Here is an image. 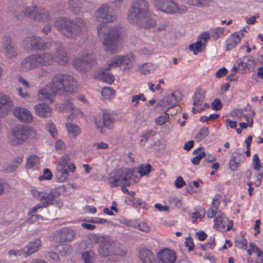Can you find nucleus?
<instances>
[{
    "label": "nucleus",
    "instance_id": "obj_64",
    "mask_svg": "<svg viewBox=\"0 0 263 263\" xmlns=\"http://www.w3.org/2000/svg\"><path fill=\"white\" fill-rule=\"evenodd\" d=\"M242 117L244 119L249 123V127H252L253 124V116L252 115L243 114Z\"/></svg>",
    "mask_w": 263,
    "mask_h": 263
},
{
    "label": "nucleus",
    "instance_id": "obj_59",
    "mask_svg": "<svg viewBox=\"0 0 263 263\" xmlns=\"http://www.w3.org/2000/svg\"><path fill=\"white\" fill-rule=\"evenodd\" d=\"M9 255H14L15 256H25V251L24 249L21 250H10L9 251Z\"/></svg>",
    "mask_w": 263,
    "mask_h": 263
},
{
    "label": "nucleus",
    "instance_id": "obj_33",
    "mask_svg": "<svg viewBox=\"0 0 263 263\" xmlns=\"http://www.w3.org/2000/svg\"><path fill=\"white\" fill-rule=\"evenodd\" d=\"M121 55H118L112 57L110 61L107 63L104 66V69L108 70L117 67L121 68Z\"/></svg>",
    "mask_w": 263,
    "mask_h": 263
},
{
    "label": "nucleus",
    "instance_id": "obj_23",
    "mask_svg": "<svg viewBox=\"0 0 263 263\" xmlns=\"http://www.w3.org/2000/svg\"><path fill=\"white\" fill-rule=\"evenodd\" d=\"M245 37L242 31H238L231 35L226 41V50H231L235 48Z\"/></svg>",
    "mask_w": 263,
    "mask_h": 263
},
{
    "label": "nucleus",
    "instance_id": "obj_18",
    "mask_svg": "<svg viewBox=\"0 0 263 263\" xmlns=\"http://www.w3.org/2000/svg\"><path fill=\"white\" fill-rule=\"evenodd\" d=\"M209 39L210 34L208 32L202 33L198 37L197 42L190 45V50L193 51L194 54H197L205 47V45Z\"/></svg>",
    "mask_w": 263,
    "mask_h": 263
},
{
    "label": "nucleus",
    "instance_id": "obj_6",
    "mask_svg": "<svg viewBox=\"0 0 263 263\" xmlns=\"http://www.w3.org/2000/svg\"><path fill=\"white\" fill-rule=\"evenodd\" d=\"M219 204V201L217 198H214L212 201V206L208 211L207 216L209 218L215 217L214 220V229L230 230L233 225V221L229 220L223 213L218 210Z\"/></svg>",
    "mask_w": 263,
    "mask_h": 263
},
{
    "label": "nucleus",
    "instance_id": "obj_55",
    "mask_svg": "<svg viewBox=\"0 0 263 263\" xmlns=\"http://www.w3.org/2000/svg\"><path fill=\"white\" fill-rule=\"evenodd\" d=\"M219 117V115L216 114H211L209 116H202L200 117V121L204 122L210 120H215Z\"/></svg>",
    "mask_w": 263,
    "mask_h": 263
},
{
    "label": "nucleus",
    "instance_id": "obj_46",
    "mask_svg": "<svg viewBox=\"0 0 263 263\" xmlns=\"http://www.w3.org/2000/svg\"><path fill=\"white\" fill-rule=\"evenodd\" d=\"M114 119L109 114H104L103 116V124L105 127L111 128Z\"/></svg>",
    "mask_w": 263,
    "mask_h": 263
},
{
    "label": "nucleus",
    "instance_id": "obj_14",
    "mask_svg": "<svg viewBox=\"0 0 263 263\" xmlns=\"http://www.w3.org/2000/svg\"><path fill=\"white\" fill-rule=\"evenodd\" d=\"M96 56L92 53H86L82 57L77 58L73 61V65L79 71H84L88 65L96 61Z\"/></svg>",
    "mask_w": 263,
    "mask_h": 263
},
{
    "label": "nucleus",
    "instance_id": "obj_11",
    "mask_svg": "<svg viewBox=\"0 0 263 263\" xmlns=\"http://www.w3.org/2000/svg\"><path fill=\"white\" fill-rule=\"evenodd\" d=\"M24 15L37 20L48 21L51 20V14L42 7H36L34 5L26 7L23 10Z\"/></svg>",
    "mask_w": 263,
    "mask_h": 263
},
{
    "label": "nucleus",
    "instance_id": "obj_58",
    "mask_svg": "<svg viewBox=\"0 0 263 263\" xmlns=\"http://www.w3.org/2000/svg\"><path fill=\"white\" fill-rule=\"evenodd\" d=\"M22 161L23 158L22 157L15 158L12 162L13 163V167L10 170H9V171H14Z\"/></svg>",
    "mask_w": 263,
    "mask_h": 263
},
{
    "label": "nucleus",
    "instance_id": "obj_49",
    "mask_svg": "<svg viewBox=\"0 0 263 263\" xmlns=\"http://www.w3.org/2000/svg\"><path fill=\"white\" fill-rule=\"evenodd\" d=\"M52 174L50 170L48 168L44 169L43 171V175L40 176L39 178V180L42 181L43 180H49L52 178Z\"/></svg>",
    "mask_w": 263,
    "mask_h": 263
},
{
    "label": "nucleus",
    "instance_id": "obj_42",
    "mask_svg": "<svg viewBox=\"0 0 263 263\" xmlns=\"http://www.w3.org/2000/svg\"><path fill=\"white\" fill-rule=\"evenodd\" d=\"M18 215L17 213L14 211H11L10 214L7 215L5 217L4 219L2 221V224L4 225H9L12 221H14Z\"/></svg>",
    "mask_w": 263,
    "mask_h": 263
},
{
    "label": "nucleus",
    "instance_id": "obj_29",
    "mask_svg": "<svg viewBox=\"0 0 263 263\" xmlns=\"http://www.w3.org/2000/svg\"><path fill=\"white\" fill-rule=\"evenodd\" d=\"M121 222L127 226L131 227L132 228L137 229L138 230H146L148 229V225L144 222H139L137 220H128L123 219L121 220Z\"/></svg>",
    "mask_w": 263,
    "mask_h": 263
},
{
    "label": "nucleus",
    "instance_id": "obj_32",
    "mask_svg": "<svg viewBox=\"0 0 263 263\" xmlns=\"http://www.w3.org/2000/svg\"><path fill=\"white\" fill-rule=\"evenodd\" d=\"M41 241L39 239H36L32 241H30L26 247L27 250L25 251V256H29L37 252L41 247Z\"/></svg>",
    "mask_w": 263,
    "mask_h": 263
},
{
    "label": "nucleus",
    "instance_id": "obj_12",
    "mask_svg": "<svg viewBox=\"0 0 263 263\" xmlns=\"http://www.w3.org/2000/svg\"><path fill=\"white\" fill-rule=\"evenodd\" d=\"M23 45L26 49L46 50L49 49L52 46V43L48 42L44 43L40 37L32 35L25 38Z\"/></svg>",
    "mask_w": 263,
    "mask_h": 263
},
{
    "label": "nucleus",
    "instance_id": "obj_51",
    "mask_svg": "<svg viewBox=\"0 0 263 263\" xmlns=\"http://www.w3.org/2000/svg\"><path fill=\"white\" fill-rule=\"evenodd\" d=\"M169 117V115L166 113L163 115L156 118L155 119V122L158 125H162L168 121Z\"/></svg>",
    "mask_w": 263,
    "mask_h": 263
},
{
    "label": "nucleus",
    "instance_id": "obj_4",
    "mask_svg": "<svg viewBox=\"0 0 263 263\" xmlns=\"http://www.w3.org/2000/svg\"><path fill=\"white\" fill-rule=\"evenodd\" d=\"M98 253L101 257L112 255L123 256L126 254L127 251L123 245L118 241L110 236H105L98 249Z\"/></svg>",
    "mask_w": 263,
    "mask_h": 263
},
{
    "label": "nucleus",
    "instance_id": "obj_13",
    "mask_svg": "<svg viewBox=\"0 0 263 263\" xmlns=\"http://www.w3.org/2000/svg\"><path fill=\"white\" fill-rule=\"evenodd\" d=\"M181 100V94L179 91H175L165 96L159 101L157 106L162 107L163 111H166L169 108L175 106Z\"/></svg>",
    "mask_w": 263,
    "mask_h": 263
},
{
    "label": "nucleus",
    "instance_id": "obj_34",
    "mask_svg": "<svg viewBox=\"0 0 263 263\" xmlns=\"http://www.w3.org/2000/svg\"><path fill=\"white\" fill-rule=\"evenodd\" d=\"M186 4L197 7H207L212 4V0H183Z\"/></svg>",
    "mask_w": 263,
    "mask_h": 263
},
{
    "label": "nucleus",
    "instance_id": "obj_22",
    "mask_svg": "<svg viewBox=\"0 0 263 263\" xmlns=\"http://www.w3.org/2000/svg\"><path fill=\"white\" fill-rule=\"evenodd\" d=\"M40 167V158L36 155H31L27 159L26 168L28 173L37 174Z\"/></svg>",
    "mask_w": 263,
    "mask_h": 263
},
{
    "label": "nucleus",
    "instance_id": "obj_21",
    "mask_svg": "<svg viewBox=\"0 0 263 263\" xmlns=\"http://www.w3.org/2000/svg\"><path fill=\"white\" fill-rule=\"evenodd\" d=\"M2 47L5 55L8 58H12L17 55V50L15 45L12 42L10 37L5 36L3 39Z\"/></svg>",
    "mask_w": 263,
    "mask_h": 263
},
{
    "label": "nucleus",
    "instance_id": "obj_24",
    "mask_svg": "<svg viewBox=\"0 0 263 263\" xmlns=\"http://www.w3.org/2000/svg\"><path fill=\"white\" fill-rule=\"evenodd\" d=\"M55 109L60 111H67L71 112L73 117L82 115L83 112L79 109H74V105L70 101H66L65 103H60L56 105Z\"/></svg>",
    "mask_w": 263,
    "mask_h": 263
},
{
    "label": "nucleus",
    "instance_id": "obj_54",
    "mask_svg": "<svg viewBox=\"0 0 263 263\" xmlns=\"http://www.w3.org/2000/svg\"><path fill=\"white\" fill-rule=\"evenodd\" d=\"M239 162L237 161L235 157H232L229 161V168L233 171L237 170L239 167Z\"/></svg>",
    "mask_w": 263,
    "mask_h": 263
},
{
    "label": "nucleus",
    "instance_id": "obj_61",
    "mask_svg": "<svg viewBox=\"0 0 263 263\" xmlns=\"http://www.w3.org/2000/svg\"><path fill=\"white\" fill-rule=\"evenodd\" d=\"M93 146L97 149H105L108 147V145L104 142H101L95 143Z\"/></svg>",
    "mask_w": 263,
    "mask_h": 263
},
{
    "label": "nucleus",
    "instance_id": "obj_47",
    "mask_svg": "<svg viewBox=\"0 0 263 263\" xmlns=\"http://www.w3.org/2000/svg\"><path fill=\"white\" fill-rule=\"evenodd\" d=\"M224 28L217 27L211 30V35L215 39H217L224 32Z\"/></svg>",
    "mask_w": 263,
    "mask_h": 263
},
{
    "label": "nucleus",
    "instance_id": "obj_50",
    "mask_svg": "<svg viewBox=\"0 0 263 263\" xmlns=\"http://www.w3.org/2000/svg\"><path fill=\"white\" fill-rule=\"evenodd\" d=\"M209 134V129L207 127L202 128L199 133L196 135V139L200 141L206 137Z\"/></svg>",
    "mask_w": 263,
    "mask_h": 263
},
{
    "label": "nucleus",
    "instance_id": "obj_41",
    "mask_svg": "<svg viewBox=\"0 0 263 263\" xmlns=\"http://www.w3.org/2000/svg\"><path fill=\"white\" fill-rule=\"evenodd\" d=\"M156 134L155 130L149 129L144 132L140 136V144L144 145L148 140L149 138Z\"/></svg>",
    "mask_w": 263,
    "mask_h": 263
},
{
    "label": "nucleus",
    "instance_id": "obj_3",
    "mask_svg": "<svg viewBox=\"0 0 263 263\" xmlns=\"http://www.w3.org/2000/svg\"><path fill=\"white\" fill-rule=\"evenodd\" d=\"M127 18L130 24L145 28L153 27L156 24L155 16L149 12L148 3L145 0H134L131 3Z\"/></svg>",
    "mask_w": 263,
    "mask_h": 263
},
{
    "label": "nucleus",
    "instance_id": "obj_39",
    "mask_svg": "<svg viewBox=\"0 0 263 263\" xmlns=\"http://www.w3.org/2000/svg\"><path fill=\"white\" fill-rule=\"evenodd\" d=\"M205 211L202 208H196L194 212L191 213L190 219L193 222H195L198 219H201L204 216Z\"/></svg>",
    "mask_w": 263,
    "mask_h": 263
},
{
    "label": "nucleus",
    "instance_id": "obj_5",
    "mask_svg": "<svg viewBox=\"0 0 263 263\" xmlns=\"http://www.w3.org/2000/svg\"><path fill=\"white\" fill-rule=\"evenodd\" d=\"M37 67L52 65L54 62L65 64L68 60L67 53L62 47L56 48L54 54L49 52H42L34 54Z\"/></svg>",
    "mask_w": 263,
    "mask_h": 263
},
{
    "label": "nucleus",
    "instance_id": "obj_63",
    "mask_svg": "<svg viewBox=\"0 0 263 263\" xmlns=\"http://www.w3.org/2000/svg\"><path fill=\"white\" fill-rule=\"evenodd\" d=\"M258 171V174L255 176L256 179L255 184L257 186H259L261 184V181L262 180L263 175V168L261 170Z\"/></svg>",
    "mask_w": 263,
    "mask_h": 263
},
{
    "label": "nucleus",
    "instance_id": "obj_9",
    "mask_svg": "<svg viewBox=\"0 0 263 263\" xmlns=\"http://www.w3.org/2000/svg\"><path fill=\"white\" fill-rule=\"evenodd\" d=\"M135 171L134 168H122L118 171L115 178L114 180L109 178V182L112 186L120 184L130 185L131 180L135 182L140 180V177L135 174Z\"/></svg>",
    "mask_w": 263,
    "mask_h": 263
},
{
    "label": "nucleus",
    "instance_id": "obj_40",
    "mask_svg": "<svg viewBox=\"0 0 263 263\" xmlns=\"http://www.w3.org/2000/svg\"><path fill=\"white\" fill-rule=\"evenodd\" d=\"M54 247L61 256L69 255L72 251V247L68 244L60 245Z\"/></svg>",
    "mask_w": 263,
    "mask_h": 263
},
{
    "label": "nucleus",
    "instance_id": "obj_28",
    "mask_svg": "<svg viewBox=\"0 0 263 263\" xmlns=\"http://www.w3.org/2000/svg\"><path fill=\"white\" fill-rule=\"evenodd\" d=\"M139 257L142 263H156L155 256L149 249H141L139 253Z\"/></svg>",
    "mask_w": 263,
    "mask_h": 263
},
{
    "label": "nucleus",
    "instance_id": "obj_31",
    "mask_svg": "<svg viewBox=\"0 0 263 263\" xmlns=\"http://www.w3.org/2000/svg\"><path fill=\"white\" fill-rule=\"evenodd\" d=\"M135 60V55L132 53L124 55H121V69L125 70L131 68Z\"/></svg>",
    "mask_w": 263,
    "mask_h": 263
},
{
    "label": "nucleus",
    "instance_id": "obj_25",
    "mask_svg": "<svg viewBox=\"0 0 263 263\" xmlns=\"http://www.w3.org/2000/svg\"><path fill=\"white\" fill-rule=\"evenodd\" d=\"M74 231H54L52 239L55 242H65L71 240L75 236Z\"/></svg>",
    "mask_w": 263,
    "mask_h": 263
},
{
    "label": "nucleus",
    "instance_id": "obj_8",
    "mask_svg": "<svg viewBox=\"0 0 263 263\" xmlns=\"http://www.w3.org/2000/svg\"><path fill=\"white\" fill-rule=\"evenodd\" d=\"M36 131L28 126L17 125L11 130V135L8 137L9 143L13 146L23 144L28 139L34 137Z\"/></svg>",
    "mask_w": 263,
    "mask_h": 263
},
{
    "label": "nucleus",
    "instance_id": "obj_38",
    "mask_svg": "<svg viewBox=\"0 0 263 263\" xmlns=\"http://www.w3.org/2000/svg\"><path fill=\"white\" fill-rule=\"evenodd\" d=\"M156 68V66L152 63H147L141 65L139 70L140 73L144 74H149L154 71Z\"/></svg>",
    "mask_w": 263,
    "mask_h": 263
},
{
    "label": "nucleus",
    "instance_id": "obj_26",
    "mask_svg": "<svg viewBox=\"0 0 263 263\" xmlns=\"http://www.w3.org/2000/svg\"><path fill=\"white\" fill-rule=\"evenodd\" d=\"M34 109L35 114L40 117L48 118L52 115V108L45 103H39L34 106Z\"/></svg>",
    "mask_w": 263,
    "mask_h": 263
},
{
    "label": "nucleus",
    "instance_id": "obj_57",
    "mask_svg": "<svg viewBox=\"0 0 263 263\" xmlns=\"http://www.w3.org/2000/svg\"><path fill=\"white\" fill-rule=\"evenodd\" d=\"M82 258L84 263H93L92 256L88 252H86L82 254Z\"/></svg>",
    "mask_w": 263,
    "mask_h": 263
},
{
    "label": "nucleus",
    "instance_id": "obj_10",
    "mask_svg": "<svg viewBox=\"0 0 263 263\" xmlns=\"http://www.w3.org/2000/svg\"><path fill=\"white\" fill-rule=\"evenodd\" d=\"M154 5L158 10L167 13H183L187 11L186 7L179 8L172 0H155Z\"/></svg>",
    "mask_w": 263,
    "mask_h": 263
},
{
    "label": "nucleus",
    "instance_id": "obj_45",
    "mask_svg": "<svg viewBox=\"0 0 263 263\" xmlns=\"http://www.w3.org/2000/svg\"><path fill=\"white\" fill-rule=\"evenodd\" d=\"M252 161L253 168L255 170L260 171L263 169V167H262L260 163V160L257 154H255L253 155Z\"/></svg>",
    "mask_w": 263,
    "mask_h": 263
},
{
    "label": "nucleus",
    "instance_id": "obj_35",
    "mask_svg": "<svg viewBox=\"0 0 263 263\" xmlns=\"http://www.w3.org/2000/svg\"><path fill=\"white\" fill-rule=\"evenodd\" d=\"M151 166L148 164L141 165L138 167L134 168L135 174L138 175L140 178L144 176L147 175L151 172Z\"/></svg>",
    "mask_w": 263,
    "mask_h": 263
},
{
    "label": "nucleus",
    "instance_id": "obj_48",
    "mask_svg": "<svg viewBox=\"0 0 263 263\" xmlns=\"http://www.w3.org/2000/svg\"><path fill=\"white\" fill-rule=\"evenodd\" d=\"M235 246L238 248L246 249L247 246V241L243 237L239 238L235 240Z\"/></svg>",
    "mask_w": 263,
    "mask_h": 263
},
{
    "label": "nucleus",
    "instance_id": "obj_2",
    "mask_svg": "<svg viewBox=\"0 0 263 263\" xmlns=\"http://www.w3.org/2000/svg\"><path fill=\"white\" fill-rule=\"evenodd\" d=\"M78 83L73 77L58 73L54 76L50 83L40 90L37 96L39 100H51L52 96L56 93H75L78 91Z\"/></svg>",
    "mask_w": 263,
    "mask_h": 263
},
{
    "label": "nucleus",
    "instance_id": "obj_44",
    "mask_svg": "<svg viewBox=\"0 0 263 263\" xmlns=\"http://www.w3.org/2000/svg\"><path fill=\"white\" fill-rule=\"evenodd\" d=\"M101 94L104 99H110L114 96L115 91L110 87H105L102 89Z\"/></svg>",
    "mask_w": 263,
    "mask_h": 263
},
{
    "label": "nucleus",
    "instance_id": "obj_52",
    "mask_svg": "<svg viewBox=\"0 0 263 263\" xmlns=\"http://www.w3.org/2000/svg\"><path fill=\"white\" fill-rule=\"evenodd\" d=\"M104 236H97L96 234L93 233H91L88 235V238L92 242L101 243V242L102 241V240L104 239Z\"/></svg>",
    "mask_w": 263,
    "mask_h": 263
},
{
    "label": "nucleus",
    "instance_id": "obj_19",
    "mask_svg": "<svg viewBox=\"0 0 263 263\" xmlns=\"http://www.w3.org/2000/svg\"><path fill=\"white\" fill-rule=\"evenodd\" d=\"M14 116L20 121L25 123H30L33 120L32 114L27 109L21 107H16L13 110Z\"/></svg>",
    "mask_w": 263,
    "mask_h": 263
},
{
    "label": "nucleus",
    "instance_id": "obj_20",
    "mask_svg": "<svg viewBox=\"0 0 263 263\" xmlns=\"http://www.w3.org/2000/svg\"><path fill=\"white\" fill-rule=\"evenodd\" d=\"M205 91L201 88H198L195 92L193 101V107L192 112L194 114L200 112L203 108L201 106L205 98Z\"/></svg>",
    "mask_w": 263,
    "mask_h": 263
},
{
    "label": "nucleus",
    "instance_id": "obj_43",
    "mask_svg": "<svg viewBox=\"0 0 263 263\" xmlns=\"http://www.w3.org/2000/svg\"><path fill=\"white\" fill-rule=\"evenodd\" d=\"M46 129L53 138H56L58 135V131L55 125L52 121H49L47 122Z\"/></svg>",
    "mask_w": 263,
    "mask_h": 263
},
{
    "label": "nucleus",
    "instance_id": "obj_7",
    "mask_svg": "<svg viewBox=\"0 0 263 263\" xmlns=\"http://www.w3.org/2000/svg\"><path fill=\"white\" fill-rule=\"evenodd\" d=\"M55 25L65 36L74 37L85 28L86 24L80 18H77L75 23H73L65 18L61 17L57 20Z\"/></svg>",
    "mask_w": 263,
    "mask_h": 263
},
{
    "label": "nucleus",
    "instance_id": "obj_17",
    "mask_svg": "<svg viewBox=\"0 0 263 263\" xmlns=\"http://www.w3.org/2000/svg\"><path fill=\"white\" fill-rule=\"evenodd\" d=\"M157 258L159 263H174L176 260V254L174 251L165 248L158 252Z\"/></svg>",
    "mask_w": 263,
    "mask_h": 263
},
{
    "label": "nucleus",
    "instance_id": "obj_53",
    "mask_svg": "<svg viewBox=\"0 0 263 263\" xmlns=\"http://www.w3.org/2000/svg\"><path fill=\"white\" fill-rule=\"evenodd\" d=\"M205 157H206L205 153L204 152H201L192 159L191 162L194 164H198L200 160Z\"/></svg>",
    "mask_w": 263,
    "mask_h": 263
},
{
    "label": "nucleus",
    "instance_id": "obj_60",
    "mask_svg": "<svg viewBox=\"0 0 263 263\" xmlns=\"http://www.w3.org/2000/svg\"><path fill=\"white\" fill-rule=\"evenodd\" d=\"M42 219V217L39 215H32L30 217L24 222V224H27Z\"/></svg>",
    "mask_w": 263,
    "mask_h": 263
},
{
    "label": "nucleus",
    "instance_id": "obj_16",
    "mask_svg": "<svg viewBox=\"0 0 263 263\" xmlns=\"http://www.w3.org/2000/svg\"><path fill=\"white\" fill-rule=\"evenodd\" d=\"M69 156L65 155L61 157L57 166V176L61 182H64L68 177L69 172L67 168V162L69 161Z\"/></svg>",
    "mask_w": 263,
    "mask_h": 263
},
{
    "label": "nucleus",
    "instance_id": "obj_1",
    "mask_svg": "<svg viewBox=\"0 0 263 263\" xmlns=\"http://www.w3.org/2000/svg\"><path fill=\"white\" fill-rule=\"evenodd\" d=\"M93 18L101 23L97 26L98 37L102 39L103 50L109 54L119 53L123 47V43L120 39L122 29L117 26L106 28L104 25L114 22L117 16L114 9L108 4L101 5L95 11Z\"/></svg>",
    "mask_w": 263,
    "mask_h": 263
},
{
    "label": "nucleus",
    "instance_id": "obj_37",
    "mask_svg": "<svg viewBox=\"0 0 263 263\" xmlns=\"http://www.w3.org/2000/svg\"><path fill=\"white\" fill-rule=\"evenodd\" d=\"M93 77L96 79L101 80L103 82L109 85L112 84L115 81L114 76L110 73L103 72L101 74L99 75H97L96 73H95L93 74Z\"/></svg>",
    "mask_w": 263,
    "mask_h": 263
},
{
    "label": "nucleus",
    "instance_id": "obj_15",
    "mask_svg": "<svg viewBox=\"0 0 263 263\" xmlns=\"http://www.w3.org/2000/svg\"><path fill=\"white\" fill-rule=\"evenodd\" d=\"M33 195L35 198L42 202L44 206L47 204H52L56 202L59 193L55 191H52L49 194H47L34 190L33 191Z\"/></svg>",
    "mask_w": 263,
    "mask_h": 263
},
{
    "label": "nucleus",
    "instance_id": "obj_36",
    "mask_svg": "<svg viewBox=\"0 0 263 263\" xmlns=\"http://www.w3.org/2000/svg\"><path fill=\"white\" fill-rule=\"evenodd\" d=\"M66 127L69 136L72 138H76L81 133V129L76 124L68 123Z\"/></svg>",
    "mask_w": 263,
    "mask_h": 263
},
{
    "label": "nucleus",
    "instance_id": "obj_62",
    "mask_svg": "<svg viewBox=\"0 0 263 263\" xmlns=\"http://www.w3.org/2000/svg\"><path fill=\"white\" fill-rule=\"evenodd\" d=\"M211 106L213 109L218 110L221 108L222 104L219 99H216L212 102Z\"/></svg>",
    "mask_w": 263,
    "mask_h": 263
},
{
    "label": "nucleus",
    "instance_id": "obj_56",
    "mask_svg": "<svg viewBox=\"0 0 263 263\" xmlns=\"http://www.w3.org/2000/svg\"><path fill=\"white\" fill-rule=\"evenodd\" d=\"M184 243L185 246L188 247V250L190 252H191L194 250L195 248L193 243V239L191 236H188L186 238V240Z\"/></svg>",
    "mask_w": 263,
    "mask_h": 263
},
{
    "label": "nucleus",
    "instance_id": "obj_30",
    "mask_svg": "<svg viewBox=\"0 0 263 263\" xmlns=\"http://www.w3.org/2000/svg\"><path fill=\"white\" fill-rule=\"evenodd\" d=\"M37 65L34 54L25 58L21 62V69L24 71L37 68Z\"/></svg>",
    "mask_w": 263,
    "mask_h": 263
},
{
    "label": "nucleus",
    "instance_id": "obj_27",
    "mask_svg": "<svg viewBox=\"0 0 263 263\" xmlns=\"http://www.w3.org/2000/svg\"><path fill=\"white\" fill-rule=\"evenodd\" d=\"M13 106V103L10 97L6 93L0 92V117L6 115L7 113V109L5 112H3L6 106L11 108Z\"/></svg>",
    "mask_w": 263,
    "mask_h": 263
}]
</instances>
